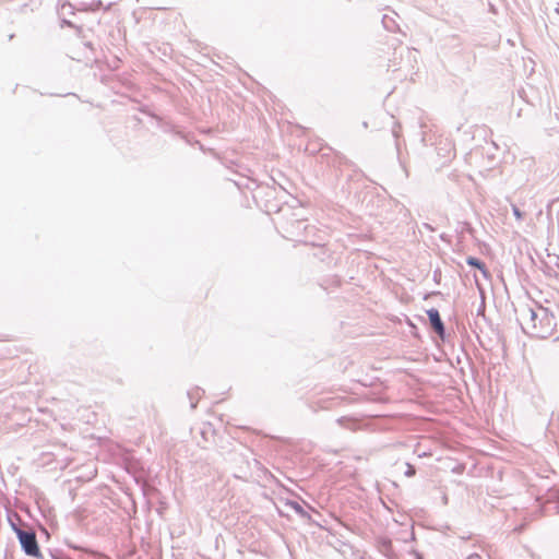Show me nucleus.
Segmentation results:
<instances>
[{"label": "nucleus", "mask_w": 559, "mask_h": 559, "mask_svg": "<svg viewBox=\"0 0 559 559\" xmlns=\"http://www.w3.org/2000/svg\"><path fill=\"white\" fill-rule=\"evenodd\" d=\"M289 507L302 519L309 518L308 512L302 508V506L297 501H290Z\"/></svg>", "instance_id": "8"}, {"label": "nucleus", "mask_w": 559, "mask_h": 559, "mask_svg": "<svg viewBox=\"0 0 559 559\" xmlns=\"http://www.w3.org/2000/svg\"><path fill=\"white\" fill-rule=\"evenodd\" d=\"M427 317L430 323L431 329L436 332V334L442 340L445 336V326L441 319L440 312L436 308H431L427 310Z\"/></svg>", "instance_id": "2"}, {"label": "nucleus", "mask_w": 559, "mask_h": 559, "mask_svg": "<svg viewBox=\"0 0 559 559\" xmlns=\"http://www.w3.org/2000/svg\"><path fill=\"white\" fill-rule=\"evenodd\" d=\"M102 5H103V3H102V1H100V0H98V1H94V2L92 3V5H91V10H92V11H97V10H99V9L102 8Z\"/></svg>", "instance_id": "13"}, {"label": "nucleus", "mask_w": 559, "mask_h": 559, "mask_svg": "<svg viewBox=\"0 0 559 559\" xmlns=\"http://www.w3.org/2000/svg\"><path fill=\"white\" fill-rule=\"evenodd\" d=\"M423 227L425 229L429 230V231H433L435 230V228L430 224H428V223H423Z\"/></svg>", "instance_id": "15"}, {"label": "nucleus", "mask_w": 559, "mask_h": 559, "mask_svg": "<svg viewBox=\"0 0 559 559\" xmlns=\"http://www.w3.org/2000/svg\"><path fill=\"white\" fill-rule=\"evenodd\" d=\"M524 528H525V525L521 524L520 526L515 527L514 531L518 533H521V532H523Z\"/></svg>", "instance_id": "16"}, {"label": "nucleus", "mask_w": 559, "mask_h": 559, "mask_svg": "<svg viewBox=\"0 0 559 559\" xmlns=\"http://www.w3.org/2000/svg\"><path fill=\"white\" fill-rule=\"evenodd\" d=\"M466 559H483L481 556L477 552L471 554L466 557Z\"/></svg>", "instance_id": "14"}, {"label": "nucleus", "mask_w": 559, "mask_h": 559, "mask_svg": "<svg viewBox=\"0 0 559 559\" xmlns=\"http://www.w3.org/2000/svg\"><path fill=\"white\" fill-rule=\"evenodd\" d=\"M177 135H180L181 138H185L180 132H176Z\"/></svg>", "instance_id": "20"}, {"label": "nucleus", "mask_w": 559, "mask_h": 559, "mask_svg": "<svg viewBox=\"0 0 559 559\" xmlns=\"http://www.w3.org/2000/svg\"><path fill=\"white\" fill-rule=\"evenodd\" d=\"M406 469L404 472L406 477H414L416 475V468L411 463H405Z\"/></svg>", "instance_id": "9"}, {"label": "nucleus", "mask_w": 559, "mask_h": 559, "mask_svg": "<svg viewBox=\"0 0 559 559\" xmlns=\"http://www.w3.org/2000/svg\"><path fill=\"white\" fill-rule=\"evenodd\" d=\"M382 25L389 32H394L396 28H399V24L396 23L395 19L388 14L383 15Z\"/></svg>", "instance_id": "7"}, {"label": "nucleus", "mask_w": 559, "mask_h": 559, "mask_svg": "<svg viewBox=\"0 0 559 559\" xmlns=\"http://www.w3.org/2000/svg\"><path fill=\"white\" fill-rule=\"evenodd\" d=\"M512 213L518 221H522L524 217V213L516 205H512Z\"/></svg>", "instance_id": "11"}, {"label": "nucleus", "mask_w": 559, "mask_h": 559, "mask_svg": "<svg viewBox=\"0 0 559 559\" xmlns=\"http://www.w3.org/2000/svg\"><path fill=\"white\" fill-rule=\"evenodd\" d=\"M66 545H67L69 548L74 549V550H81V551H84V552H90V550H88V549L83 548V547H81V546H79V545H76V544H74V543H72V542H70V540H68V539L66 540Z\"/></svg>", "instance_id": "10"}, {"label": "nucleus", "mask_w": 559, "mask_h": 559, "mask_svg": "<svg viewBox=\"0 0 559 559\" xmlns=\"http://www.w3.org/2000/svg\"><path fill=\"white\" fill-rule=\"evenodd\" d=\"M520 323L524 333L535 338L554 336L558 324L557 317L548 308L538 306L536 309H522Z\"/></svg>", "instance_id": "1"}, {"label": "nucleus", "mask_w": 559, "mask_h": 559, "mask_svg": "<svg viewBox=\"0 0 559 559\" xmlns=\"http://www.w3.org/2000/svg\"><path fill=\"white\" fill-rule=\"evenodd\" d=\"M337 423L343 427H349L347 424H353L352 419L348 417H341L337 419Z\"/></svg>", "instance_id": "12"}, {"label": "nucleus", "mask_w": 559, "mask_h": 559, "mask_svg": "<svg viewBox=\"0 0 559 559\" xmlns=\"http://www.w3.org/2000/svg\"><path fill=\"white\" fill-rule=\"evenodd\" d=\"M203 389L195 386L187 392L188 399L190 400L191 409L197 408L198 401L202 397Z\"/></svg>", "instance_id": "4"}, {"label": "nucleus", "mask_w": 559, "mask_h": 559, "mask_svg": "<svg viewBox=\"0 0 559 559\" xmlns=\"http://www.w3.org/2000/svg\"><path fill=\"white\" fill-rule=\"evenodd\" d=\"M392 136L394 138L395 140V148L397 151V155H400V152H401V146H402V142L401 141V136H402V127L399 122L394 121L393 122V126H392Z\"/></svg>", "instance_id": "5"}, {"label": "nucleus", "mask_w": 559, "mask_h": 559, "mask_svg": "<svg viewBox=\"0 0 559 559\" xmlns=\"http://www.w3.org/2000/svg\"><path fill=\"white\" fill-rule=\"evenodd\" d=\"M440 238H441L442 240H445V235H444V234L440 235Z\"/></svg>", "instance_id": "19"}, {"label": "nucleus", "mask_w": 559, "mask_h": 559, "mask_svg": "<svg viewBox=\"0 0 559 559\" xmlns=\"http://www.w3.org/2000/svg\"><path fill=\"white\" fill-rule=\"evenodd\" d=\"M420 141H421V143H423L424 145H426V132H425V131H423V132H421Z\"/></svg>", "instance_id": "17"}, {"label": "nucleus", "mask_w": 559, "mask_h": 559, "mask_svg": "<svg viewBox=\"0 0 559 559\" xmlns=\"http://www.w3.org/2000/svg\"><path fill=\"white\" fill-rule=\"evenodd\" d=\"M401 210H403L405 212V215L409 214V211L404 205H401Z\"/></svg>", "instance_id": "18"}, {"label": "nucleus", "mask_w": 559, "mask_h": 559, "mask_svg": "<svg viewBox=\"0 0 559 559\" xmlns=\"http://www.w3.org/2000/svg\"><path fill=\"white\" fill-rule=\"evenodd\" d=\"M8 522L12 531L16 534V530H24L23 525H25L20 515L15 512L8 514Z\"/></svg>", "instance_id": "6"}, {"label": "nucleus", "mask_w": 559, "mask_h": 559, "mask_svg": "<svg viewBox=\"0 0 559 559\" xmlns=\"http://www.w3.org/2000/svg\"><path fill=\"white\" fill-rule=\"evenodd\" d=\"M466 263L472 266V267H475L477 270H479L483 275L485 277H488L489 276V271L485 264V262H483L480 259L476 258V257H467L466 258Z\"/></svg>", "instance_id": "3"}]
</instances>
